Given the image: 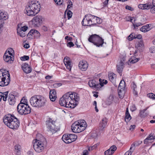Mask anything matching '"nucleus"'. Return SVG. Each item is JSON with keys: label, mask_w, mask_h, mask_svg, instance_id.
<instances>
[{"label": "nucleus", "mask_w": 155, "mask_h": 155, "mask_svg": "<svg viewBox=\"0 0 155 155\" xmlns=\"http://www.w3.org/2000/svg\"><path fill=\"white\" fill-rule=\"evenodd\" d=\"M132 88L133 91V92L135 95H137V86L134 82H133L132 86Z\"/></svg>", "instance_id": "ea45409f"}, {"label": "nucleus", "mask_w": 155, "mask_h": 155, "mask_svg": "<svg viewBox=\"0 0 155 155\" xmlns=\"http://www.w3.org/2000/svg\"><path fill=\"white\" fill-rule=\"evenodd\" d=\"M107 120L106 118H104L102 119L100 124V127L101 130L107 127Z\"/></svg>", "instance_id": "4be33fe9"}, {"label": "nucleus", "mask_w": 155, "mask_h": 155, "mask_svg": "<svg viewBox=\"0 0 155 155\" xmlns=\"http://www.w3.org/2000/svg\"><path fill=\"white\" fill-rule=\"evenodd\" d=\"M7 53H5L4 55V59L5 62L11 63L13 61V56H8Z\"/></svg>", "instance_id": "aec40b11"}, {"label": "nucleus", "mask_w": 155, "mask_h": 155, "mask_svg": "<svg viewBox=\"0 0 155 155\" xmlns=\"http://www.w3.org/2000/svg\"><path fill=\"white\" fill-rule=\"evenodd\" d=\"M33 147L36 152L40 153L44 149V144L41 140L35 139L34 140Z\"/></svg>", "instance_id": "9d476101"}, {"label": "nucleus", "mask_w": 155, "mask_h": 155, "mask_svg": "<svg viewBox=\"0 0 155 155\" xmlns=\"http://www.w3.org/2000/svg\"><path fill=\"white\" fill-rule=\"evenodd\" d=\"M148 107L142 110H140L139 114V115L141 117H144L147 116L148 114L147 113H145V111L148 109Z\"/></svg>", "instance_id": "2f4dec72"}, {"label": "nucleus", "mask_w": 155, "mask_h": 155, "mask_svg": "<svg viewBox=\"0 0 155 155\" xmlns=\"http://www.w3.org/2000/svg\"><path fill=\"white\" fill-rule=\"evenodd\" d=\"M47 130L52 133H55L58 130V128L55 125V121L49 118L46 121Z\"/></svg>", "instance_id": "0eeeda50"}, {"label": "nucleus", "mask_w": 155, "mask_h": 155, "mask_svg": "<svg viewBox=\"0 0 155 155\" xmlns=\"http://www.w3.org/2000/svg\"><path fill=\"white\" fill-rule=\"evenodd\" d=\"M3 77L7 78H10V75L8 71L3 69L0 70V79L3 78Z\"/></svg>", "instance_id": "dca6fc26"}, {"label": "nucleus", "mask_w": 155, "mask_h": 155, "mask_svg": "<svg viewBox=\"0 0 155 155\" xmlns=\"http://www.w3.org/2000/svg\"><path fill=\"white\" fill-rule=\"evenodd\" d=\"M108 78L109 80L112 83L114 82L116 78V75L113 72H110L108 74Z\"/></svg>", "instance_id": "b1692460"}, {"label": "nucleus", "mask_w": 155, "mask_h": 155, "mask_svg": "<svg viewBox=\"0 0 155 155\" xmlns=\"http://www.w3.org/2000/svg\"><path fill=\"white\" fill-rule=\"evenodd\" d=\"M64 62L67 69L71 71L72 65L70 58L68 57H65L64 60Z\"/></svg>", "instance_id": "4468645a"}, {"label": "nucleus", "mask_w": 155, "mask_h": 155, "mask_svg": "<svg viewBox=\"0 0 155 155\" xmlns=\"http://www.w3.org/2000/svg\"><path fill=\"white\" fill-rule=\"evenodd\" d=\"M40 8V5L38 2L32 1L26 6V13L29 16H33L39 12Z\"/></svg>", "instance_id": "7ed1b4c3"}, {"label": "nucleus", "mask_w": 155, "mask_h": 155, "mask_svg": "<svg viewBox=\"0 0 155 155\" xmlns=\"http://www.w3.org/2000/svg\"><path fill=\"white\" fill-rule=\"evenodd\" d=\"M138 7L140 9L144 10V4H140L138 5Z\"/></svg>", "instance_id": "69168bd1"}, {"label": "nucleus", "mask_w": 155, "mask_h": 155, "mask_svg": "<svg viewBox=\"0 0 155 155\" xmlns=\"http://www.w3.org/2000/svg\"><path fill=\"white\" fill-rule=\"evenodd\" d=\"M13 51L12 49L10 48L9 49V50L8 51H6L5 53H7L8 54V56H11L12 57L13 56L12 55V53Z\"/></svg>", "instance_id": "09e8293b"}, {"label": "nucleus", "mask_w": 155, "mask_h": 155, "mask_svg": "<svg viewBox=\"0 0 155 155\" xmlns=\"http://www.w3.org/2000/svg\"><path fill=\"white\" fill-rule=\"evenodd\" d=\"M113 154V153L111 152V151L109 149L106 150L104 152L105 155H111Z\"/></svg>", "instance_id": "3c124183"}, {"label": "nucleus", "mask_w": 155, "mask_h": 155, "mask_svg": "<svg viewBox=\"0 0 155 155\" xmlns=\"http://www.w3.org/2000/svg\"><path fill=\"white\" fill-rule=\"evenodd\" d=\"M17 33L20 37H25L26 35L25 32L21 31H18Z\"/></svg>", "instance_id": "a19ab883"}, {"label": "nucleus", "mask_w": 155, "mask_h": 155, "mask_svg": "<svg viewBox=\"0 0 155 155\" xmlns=\"http://www.w3.org/2000/svg\"><path fill=\"white\" fill-rule=\"evenodd\" d=\"M27 99L25 97H23L21 100L20 103L19 104H22V105H28L27 104Z\"/></svg>", "instance_id": "58836bf2"}, {"label": "nucleus", "mask_w": 155, "mask_h": 155, "mask_svg": "<svg viewBox=\"0 0 155 155\" xmlns=\"http://www.w3.org/2000/svg\"><path fill=\"white\" fill-rule=\"evenodd\" d=\"M83 153L82 155H88V151L87 150H85L83 151Z\"/></svg>", "instance_id": "774afa93"}, {"label": "nucleus", "mask_w": 155, "mask_h": 155, "mask_svg": "<svg viewBox=\"0 0 155 155\" xmlns=\"http://www.w3.org/2000/svg\"><path fill=\"white\" fill-rule=\"evenodd\" d=\"M28 28L27 26H24L21 28L20 31L25 32Z\"/></svg>", "instance_id": "6e6d98bb"}, {"label": "nucleus", "mask_w": 155, "mask_h": 155, "mask_svg": "<svg viewBox=\"0 0 155 155\" xmlns=\"http://www.w3.org/2000/svg\"><path fill=\"white\" fill-rule=\"evenodd\" d=\"M62 85V84L60 83H55L53 84V86L54 88H57L61 86Z\"/></svg>", "instance_id": "052dcab7"}, {"label": "nucleus", "mask_w": 155, "mask_h": 155, "mask_svg": "<svg viewBox=\"0 0 155 155\" xmlns=\"http://www.w3.org/2000/svg\"><path fill=\"white\" fill-rule=\"evenodd\" d=\"M87 126L85 121L79 120L75 122L71 125V130L75 133H79L84 130Z\"/></svg>", "instance_id": "39448f33"}, {"label": "nucleus", "mask_w": 155, "mask_h": 155, "mask_svg": "<svg viewBox=\"0 0 155 155\" xmlns=\"http://www.w3.org/2000/svg\"><path fill=\"white\" fill-rule=\"evenodd\" d=\"M131 119V117L129 112L128 109L127 108L126 110L125 120L126 122L127 123L129 122Z\"/></svg>", "instance_id": "a878e982"}, {"label": "nucleus", "mask_w": 155, "mask_h": 155, "mask_svg": "<svg viewBox=\"0 0 155 155\" xmlns=\"http://www.w3.org/2000/svg\"><path fill=\"white\" fill-rule=\"evenodd\" d=\"M3 122L7 127L13 129H17L20 124L18 119L14 115L11 114H8L4 116Z\"/></svg>", "instance_id": "f03ea898"}, {"label": "nucleus", "mask_w": 155, "mask_h": 155, "mask_svg": "<svg viewBox=\"0 0 155 155\" xmlns=\"http://www.w3.org/2000/svg\"><path fill=\"white\" fill-rule=\"evenodd\" d=\"M125 90V82L124 80L121 81L118 88V91H124Z\"/></svg>", "instance_id": "393cba45"}, {"label": "nucleus", "mask_w": 155, "mask_h": 155, "mask_svg": "<svg viewBox=\"0 0 155 155\" xmlns=\"http://www.w3.org/2000/svg\"><path fill=\"white\" fill-rule=\"evenodd\" d=\"M72 13L71 11H70V10L68 11L67 13V16L68 17V19H69L70 18H71V17L72 16Z\"/></svg>", "instance_id": "de8ad7c7"}, {"label": "nucleus", "mask_w": 155, "mask_h": 155, "mask_svg": "<svg viewBox=\"0 0 155 155\" xmlns=\"http://www.w3.org/2000/svg\"><path fill=\"white\" fill-rule=\"evenodd\" d=\"M150 12L152 14L155 13V6H153L151 5L150 8Z\"/></svg>", "instance_id": "5fc2aeb1"}, {"label": "nucleus", "mask_w": 155, "mask_h": 155, "mask_svg": "<svg viewBox=\"0 0 155 155\" xmlns=\"http://www.w3.org/2000/svg\"><path fill=\"white\" fill-rule=\"evenodd\" d=\"M88 41L98 47L103 46L104 44H106V43L104 42V39L96 34L91 35L88 38Z\"/></svg>", "instance_id": "423d86ee"}, {"label": "nucleus", "mask_w": 155, "mask_h": 155, "mask_svg": "<svg viewBox=\"0 0 155 155\" xmlns=\"http://www.w3.org/2000/svg\"><path fill=\"white\" fill-rule=\"evenodd\" d=\"M15 152L16 154L18 155L20 153L21 146L19 145H17L15 146Z\"/></svg>", "instance_id": "f704fd0d"}, {"label": "nucleus", "mask_w": 155, "mask_h": 155, "mask_svg": "<svg viewBox=\"0 0 155 155\" xmlns=\"http://www.w3.org/2000/svg\"><path fill=\"white\" fill-rule=\"evenodd\" d=\"M150 25V24H147L143 26L140 28V31L143 32H146L150 31L151 29Z\"/></svg>", "instance_id": "cd10ccee"}, {"label": "nucleus", "mask_w": 155, "mask_h": 155, "mask_svg": "<svg viewBox=\"0 0 155 155\" xmlns=\"http://www.w3.org/2000/svg\"><path fill=\"white\" fill-rule=\"evenodd\" d=\"M136 126L135 125H131L130 127L129 130L131 131H133L135 128Z\"/></svg>", "instance_id": "338daca9"}, {"label": "nucleus", "mask_w": 155, "mask_h": 155, "mask_svg": "<svg viewBox=\"0 0 155 155\" xmlns=\"http://www.w3.org/2000/svg\"><path fill=\"white\" fill-rule=\"evenodd\" d=\"M29 59V57L28 56H24L21 57L20 59L21 61H25L28 60Z\"/></svg>", "instance_id": "8fccbe9b"}, {"label": "nucleus", "mask_w": 155, "mask_h": 155, "mask_svg": "<svg viewBox=\"0 0 155 155\" xmlns=\"http://www.w3.org/2000/svg\"><path fill=\"white\" fill-rule=\"evenodd\" d=\"M148 97L153 100H155V95L153 93H150L147 94Z\"/></svg>", "instance_id": "a18cd8bd"}, {"label": "nucleus", "mask_w": 155, "mask_h": 155, "mask_svg": "<svg viewBox=\"0 0 155 155\" xmlns=\"http://www.w3.org/2000/svg\"><path fill=\"white\" fill-rule=\"evenodd\" d=\"M79 97L76 93L68 92L61 97L59 101L61 106L70 108H74L78 104Z\"/></svg>", "instance_id": "f257e3e1"}, {"label": "nucleus", "mask_w": 155, "mask_h": 155, "mask_svg": "<svg viewBox=\"0 0 155 155\" xmlns=\"http://www.w3.org/2000/svg\"><path fill=\"white\" fill-rule=\"evenodd\" d=\"M42 29L45 31H47L49 30V28L47 26L43 25L42 27Z\"/></svg>", "instance_id": "864d4df0"}, {"label": "nucleus", "mask_w": 155, "mask_h": 155, "mask_svg": "<svg viewBox=\"0 0 155 155\" xmlns=\"http://www.w3.org/2000/svg\"><path fill=\"white\" fill-rule=\"evenodd\" d=\"M136 144L135 143L132 144L131 145L130 150L126 152L124 155H131L132 153L135 149Z\"/></svg>", "instance_id": "5701e85b"}, {"label": "nucleus", "mask_w": 155, "mask_h": 155, "mask_svg": "<svg viewBox=\"0 0 155 155\" xmlns=\"http://www.w3.org/2000/svg\"><path fill=\"white\" fill-rule=\"evenodd\" d=\"M8 100L9 104L14 105L16 102V96L12 94H9Z\"/></svg>", "instance_id": "a211bd4d"}, {"label": "nucleus", "mask_w": 155, "mask_h": 155, "mask_svg": "<svg viewBox=\"0 0 155 155\" xmlns=\"http://www.w3.org/2000/svg\"><path fill=\"white\" fill-rule=\"evenodd\" d=\"M49 98L52 101H54L57 98V94L54 89L51 90L49 92Z\"/></svg>", "instance_id": "f3484780"}, {"label": "nucleus", "mask_w": 155, "mask_h": 155, "mask_svg": "<svg viewBox=\"0 0 155 155\" xmlns=\"http://www.w3.org/2000/svg\"><path fill=\"white\" fill-rule=\"evenodd\" d=\"M143 25V24L140 22L138 23H137L133 24V25L134 26V27L135 28L136 27H138V26H139L140 25Z\"/></svg>", "instance_id": "680f3d73"}, {"label": "nucleus", "mask_w": 155, "mask_h": 155, "mask_svg": "<svg viewBox=\"0 0 155 155\" xmlns=\"http://www.w3.org/2000/svg\"><path fill=\"white\" fill-rule=\"evenodd\" d=\"M99 81L100 82L99 83V84L98 82H97V83L96 84L95 86L94 87V89L97 90H100V89L101 87L103 86H104L103 84L102 83V79H100L99 80Z\"/></svg>", "instance_id": "c756f323"}, {"label": "nucleus", "mask_w": 155, "mask_h": 155, "mask_svg": "<svg viewBox=\"0 0 155 155\" xmlns=\"http://www.w3.org/2000/svg\"><path fill=\"white\" fill-rule=\"evenodd\" d=\"M8 18V15L7 12H0V23L3 24V20H5Z\"/></svg>", "instance_id": "6ab92c4d"}, {"label": "nucleus", "mask_w": 155, "mask_h": 155, "mask_svg": "<svg viewBox=\"0 0 155 155\" xmlns=\"http://www.w3.org/2000/svg\"><path fill=\"white\" fill-rule=\"evenodd\" d=\"M68 6L67 9H69L72 7L73 5L72 2L71 1H68Z\"/></svg>", "instance_id": "603ef678"}, {"label": "nucleus", "mask_w": 155, "mask_h": 155, "mask_svg": "<svg viewBox=\"0 0 155 155\" xmlns=\"http://www.w3.org/2000/svg\"><path fill=\"white\" fill-rule=\"evenodd\" d=\"M136 47L140 51H142L144 47V45L143 41H140L138 42L136 45Z\"/></svg>", "instance_id": "c85d7f7f"}, {"label": "nucleus", "mask_w": 155, "mask_h": 155, "mask_svg": "<svg viewBox=\"0 0 155 155\" xmlns=\"http://www.w3.org/2000/svg\"><path fill=\"white\" fill-rule=\"evenodd\" d=\"M139 60V58H137L135 57H132L129 60L131 63L134 64L137 62Z\"/></svg>", "instance_id": "e433bc0d"}, {"label": "nucleus", "mask_w": 155, "mask_h": 155, "mask_svg": "<svg viewBox=\"0 0 155 155\" xmlns=\"http://www.w3.org/2000/svg\"><path fill=\"white\" fill-rule=\"evenodd\" d=\"M55 2L58 5H60L63 2L62 0H54Z\"/></svg>", "instance_id": "13d9d810"}, {"label": "nucleus", "mask_w": 155, "mask_h": 155, "mask_svg": "<svg viewBox=\"0 0 155 155\" xmlns=\"http://www.w3.org/2000/svg\"><path fill=\"white\" fill-rule=\"evenodd\" d=\"M31 21L34 27H38L42 22V17L40 16L37 15L33 17Z\"/></svg>", "instance_id": "9b49d317"}, {"label": "nucleus", "mask_w": 155, "mask_h": 155, "mask_svg": "<svg viewBox=\"0 0 155 155\" xmlns=\"http://www.w3.org/2000/svg\"><path fill=\"white\" fill-rule=\"evenodd\" d=\"M130 109L131 111H134L136 110L137 108L135 105H133L130 107Z\"/></svg>", "instance_id": "e2e57ef3"}, {"label": "nucleus", "mask_w": 155, "mask_h": 155, "mask_svg": "<svg viewBox=\"0 0 155 155\" xmlns=\"http://www.w3.org/2000/svg\"><path fill=\"white\" fill-rule=\"evenodd\" d=\"M18 113L21 115H26L30 114L31 112V109L28 105H23L19 104L17 107Z\"/></svg>", "instance_id": "1a4fd4ad"}, {"label": "nucleus", "mask_w": 155, "mask_h": 155, "mask_svg": "<svg viewBox=\"0 0 155 155\" xmlns=\"http://www.w3.org/2000/svg\"><path fill=\"white\" fill-rule=\"evenodd\" d=\"M46 98L41 95H35L30 99L31 105L34 107L40 108L44 107L46 102Z\"/></svg>", "instance_id": "20e7f679"}, {"label": "nucleus", "mask_w": 155, "mask_h": 155, "mask_svg": "<svg viewBox=\"0 0 155 155\" xmlns=\"http://www.w3.org/2000/svg\"><path fill=\"white\" fill-rule=\"evenodd\" d=\"M109 149L113 153L116 150L117 147L113 145Z\"/></svg>", "instance_id": "49530a36"}, {"label": "nucleus", "mask_w": 155, "mask_h": 155, "mask_svg": "<svg viewBox=\"0 0 155 155\" xmlns=\"http://www.w3.org/2000/svg\"><path fill=\"white\" fill-rule=\"evenodd\" d=\"M125 58L126 57L125 56L121 57L120 62L117 65V71L120 74L122 72L123 68L124 67Z\"/></svg>", "instance_id": "f8f14e48"}, {"label": "nucleus", "mask_w": 155, "mask_h": 155, "mask_svg": "<svg viewBox=\"0 0 155 155\" xmlns=\"http://www.w3.org/2000/svg\"><path fill=\"white\" fill-rule=\"evenodd\" d=\"M21 68L23 71L26 73H29L31 72V68L27 64H23Z\"/></svg>", "instance_id": "412c9836"}, {"label": "nucleus", "mask_w": 155, "mask_h": 155, "mask_svg": "<svg viewBox=\"0 0 155 155\" xmlns=\"http://www.w3.org/2000/svg\"><path fill=\"white\" fill-rule=\"evenodd\" d=\"M8 91H6L4 92H0L1 96H2V98H3V101H6L8 95Z\"/></svg>", "instance_id": "473e14b6"}, {"label": "nucleus", "mask_w": 155, "mask_h": 155, "mask_svg": "<svg viewBox=\"0 0 155 155\" xmlns=\"http://www.w3.org/2000/svg\"><path fill=\"white\" fill-rule=\"evenodd\" d=\"M97 82L94 80H92L89 81L88 82V84L91 87L94 88Z\"/></svg>", "instance_id": "c9c22d12"}, {"label": "nucleus", "mask_w": 155, "mask_h": 155, "mask_svg": "<svg viewBox=\"0 0 155 155\" xmlns=\"http://www.w3.org/2000/svg\"><path fill=\"white\" fill-rule=\"evenodd\" d=\"M70 139L68 140V142H70V143L74 141L77 138V135L74 134H70Z\"/></svg>", "instance_id": "72a5a7b5"}, {"label": "nucleus", "mask_w": 155, "mask_h": 155, "mask_svg": "<svg viewBox=\"0 0 155 155\" xmlns=\"http://www.w3.org/2000/svg\"><path fill=\"white\" fill-rule=\"evenodd\" d=\"M150 52L151 53H154L155 52V49L154 46H152L149 49Z\"/></svg>", "instance_id": "4d7b16f0"}, {"label": "nucleus", "mask_w": 155, "mask_h": 155, "mask_svg": "<svg viewBox=\"0 0 155 155\" xmlns=\"http://www.w3.org/2000/svg\"><path fill=\"white\" fill-rule=\"evenodd\" d=\"M70 134H65L63 135L62 136V140L66 143H70V142H68V140H69L70 138Z\"/></svg>", "instance_id": "bb28decb"}, {"label": "nucleus", "mask_w": 155, "mask_h": 155, "mask_svg": "<svg viewBox=\"0 0 155 155\" xmlns=\"http://www.w3.org/2000/svg\"><path fill=\"white\" fill-rule=\"evenodd\" d=\"M152 4L149 3L144 4V10L149 9L150 8Z\"/></svg>", "instance_id": "37998d69"}, {"label": "nucleus", "mask_w": 155, "mask_h": 155, "mask_svg": "<svg viewBox=\"0 0 155 155\" xmlns=\"http://www.w3.org/2000/svg\"><path fill=\"white\" fill-rule=\"evenodd\" d=\"M142 38V36L140 35H135L134 38H137L139 39H140Z\"/></svg>", "instance_id": "0e129e2a"}, {"label": "nucleus", "mask_w": 155, "mask_h": 155, "mask_svg": "<svg viewBox=\"0 0 155 155\" xmlns=\"http://www.w3.org/2000/svg\"><path fill=\"white\" fill-rule=\"evenodd\" d=\"M40 36L39 32L35 29H31L27 35L28 38H30L31 36H32L38 39L40 38Z\"/></svg>", "instance_id": "ddd939ff"}, {"label": "nucleus", "mask_w": 155, "mask_h": 155, "mask_svg": "<svg viewBox=\"0 0 155 155\" xmlns=\"http://www.w3.org/2000/svg\"><path fill=\"white\" fill-rule=\"evenodd\" d=\"M134 37H135V34L132 33L128 36V39L129 41H131L134 38Z\"/></svg>", "instance_id": "c03bdc74"}, {"label": "nucleus", "mask_w": 155, "mask_h": 155, "mask_svg": "<svg viewBox=\"0 0 155 155\" xmlns=\"http://www.w3.org/2000/svg\"><path fill=\"white\" fill-rule=\"evenodd\" d=\"M154 139H155V137L153 136V134H150L149 136L144 140V144H147L149 140H151Z\"/></svg>", "instance_id": "7c9ffc66"}, {"label": "nucleus", "mask_w": 155, "mask_h": 155, "mask_svg": "<svg viewBox=\"0 0 155 155\" xmlns=\"http://www.w3.org/2000/svg\"><path fill=\"white\" fill-rule=\"evenodd\" d=\"M67 45L68 47L71 48V47H73L74 46V44L72 42L70 41L67 44Z\"/></svg>", "instance_id": "bf43d9fd"}, {"label": "nucleus", "mask_w": 155, "mask_h": 155, "mask_svg": "<svg viewBox=\"0 0 155 155\" xmlns=\"http://www.w3.org/2000/svg\"><path fill=\"white\" fill-rule=\"evenodd\" d=\"M88 65V63L87 61L83 60L79 62L78 67L81 70L85 71L87 68Z\"/></svg>", "instance_id": "2eb2a0df"}, {"label": "nucleus", "mask_w": 155, "mask_h": 155, "mask_svg": "<svg viewBox=\"0 0 155 155\" xmlns=\"http://www.w3.org/2000/svg\"><path fill=\"white\" fill-rule=\"evenodd\" d=\"M95 16L91 14L86 15L82 21V24L83 26H87L94 25V20Z\"/></svg>", "instance_id": "6e6552de"}, {"label": "nucleus", "mask_w": 155, "mask_h": 155, "mask_svg": "<svg viewBox=\"0 0 155 155\" xmlns=\"http://www.w3.org/2000/svg\"><path fill=\"white\" fill-rule=\"evenodd\" d=\"M94 19L95 20L94 21V25H96L97 24H101L102 22V20L99 18L95 16V17L94 18Z\"/></svg>", "instance_id": "4c0bfd02"}, {"label": "nucleus", "mask_w": 155, "mask_h": 155, "mask_svg": "<svg viewBox=\"0 0 155 155\" xmlns=\"http://www.w3.org/2000/svg\"><path fill=\"white\" fill-rule=\"evenodd\" d=\"M125 92V90L124 91H118V94L119 97L120 98H123L124 96V94Z\"/></svg>", "instance_id": "79ce46f5"}]
</instances>
